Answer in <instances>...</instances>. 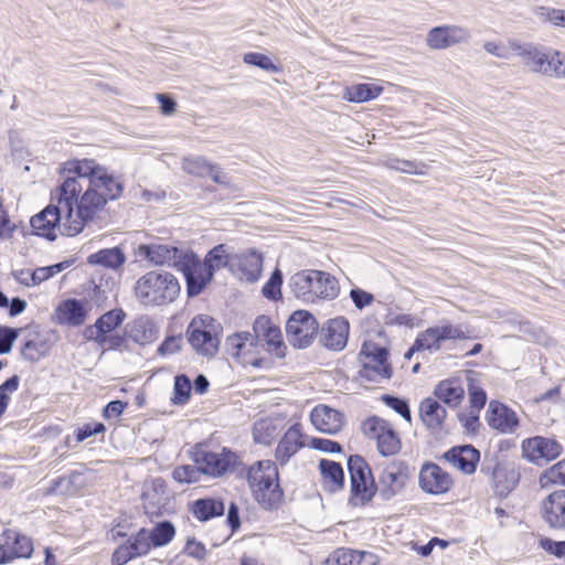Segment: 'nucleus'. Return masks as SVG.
Instances as JSON below:
<instances>
[{
    "label": "nucleus",
    "mask_w": 565,
    "mask_h": 565,
    "mask_svg": "<svg viewBox=\"0 0 565 565\" xmlns=\"http://www.w3.org/2000/svg\"><path fill=\"white\" fill-rule=\"evenodd\" d=\"M61 172L64 181L57 188V204H49L30 221L34 233L50 241L57 233L79 234L124 190L121 182L94 159L66 161Z\"/></svg>",
    "instance_id": "f257e3e1"
},
{
    "label": "nucleus",
    "mask_w": 565,
    "mask_h": 565,
    "mask_svg": "<svg viewBox=\"0 0 565 565\" xmlns=\"http://www.w3.org/2000/svg\"><path fill=\"white\" fill-rule=\"evenodd\" d=\"M136 299L146 307L173 302L180 294L178 279L166 270H150L140 276L134 287Z\"/></svg>",
    "instance_id": "f03ea898"
},
{
    "label": "nucleus",
    "mask_w": 565,
    "mask_h": 565,
    "mask_svg": "<svg viewBox=\"0 0 565 565\" xmlns=\"http://www.w3.org/2000/svg\"><path fill=\"white\" fill-rule=\"evenodd\" d=\"M519 49L521 63L530 73L565 79V52L534 42Z\"/></svg>",
    "instance_id": "7ed1b4c3"
},
{
    "label": "nucleus",
    "mask_w": 565,
    "mask_h": 565,
    "mask_svg": "<svg viewBox=\"0 0 565 565\" xmlns=\"http://www.w3.org/2000/svg\"><path fill=\"white\" fill-rule=\"evenodd\" d=\"M289 286L298 299L311 302L317 299L332 300L340 292L338 280L321 270L298 271L291 276Z\"/></svg>",
    "instance_id": "20e7f679"
},
{
    "label": "nucleus",
    "mask_w": 565,
    "mask_h": 565,
    "mask_svg": "<svg viewBox=\"0 0 565 565\" xmlns=\"http://www.w3.org/2000/svg\"><path fill=\"white\" fill-rule=\"evenodd\" d=\"M126 318L122 309H113L100 316L96 322L84 329L83 337L96 343L102 350L116 351L127 349L121 324Z\"/></svg>",
    "instance_id": "39448f33"
},
{
    "label": "nucleus",
    "mask_w": 565,
    "mask_h": 565,
    "mask_svg": "<svg viewBox=\"0 0 565 565\" xmlns=\"http://www.w3.org/2000/svg\"><path fill=\"white\" fill-rule=\"evenodd\" d=\"M248 483L256 501L265 509L276 508L282 500L278 471L271 460L258 461L248 471Z\"/></svg>",
    "instance_id": "423d86ee"
},
{
    "label": "nucleus",
    "mask_w": 565,
    "mask_h": 565,
    "mask_svg": "<svg viewBox=\"0 0 565 565\" xmlns=\"http://www.w3.org/2000/svg\"><path fill=\"white\" fill-rule=\"evenodd\" d=\"M414 469L405 460L394 459L379 468L376 492L384 500L402 495L411 482Z\"/></svg>",
    "instance_id": "0eeeda50"
},
{
    "label": "nucleus",
    "mask_w": 565,
    "mask_h": 565,
    "mask_svg": "<svg viewBox=\"0 0 565 565\" xmlns=\"http://www.w3.org/2000/svg\"><path fill=\"white\" fill-rule=\"evenodd\" d=\"M221 324L211 316H195L186 329L188 342L201 353H215L221 343Z\"/></svg>",
    "instance_id": "6e6552de"
},
{
    "label": "nucleus",
    "mask_w": 565,
    "mask_h": 565,
    "mask_svg": "<svg viewBox=\"0 0 565 565\" xmlns=\"http://www.w3.org/2000/svg\"><path fill=\"white\" fill-rule=\"evenodd\" d=\"M351 477V498L353 505L369 502L376 493V482L366 461L360 456H351L348 460Z\"/></svg>",
    "instance_id": "1a4fd4ad"
},
{
    "label": "nucleus",
    "mask_w": 565,
    "mask_h": 565,
    "mask_svg": "<svg viewBox=\"0 0 565 565\" xmlns=\"http://www.w3.org/2000/svg\"><path fill=\"white\" fill-rule=\"evenodd\" d=\"M317 319L307 310L295 311L286 323V337L295 349H306L318 332Z\"/></svg>",
    "instance_id": "9d476101"
},
{
    "label": "nucleus",
    "mask_w": 565,
    "mask_h": 565,
    "mask_svg": "<svg viewBox=\"0 0 565 565\" xmlns=\"http://www.w3.org/2000/svg\"><path fill=\"white\" fill-rule=\"evenodd\" d=\"M471 39L470 30L460 24H441L431 28L425 38L426 46L431 51H443L456 45L467 44Z\"/></svg>",
    "instance_id": "9b49d317"
},
{
    "label": "nucleus",
    "mask_w": 565,
    "mask_h": 565,
    "mask_svg": "<svg viewBox=\"0 0 565 565\" xmlns=\"http://www.w3.org/2000/svg\"><path fill=\"white\" fill-rule=\"evenodd\" d=\"M467 338L461 326H452L448 321L439 326L430 327L424 332L419 333L414 345L407 353H415L416 351L439 350L440 343L446 340H457Z\"/></svg>",
    "instance_id": "f8f14e48"
},
{
    "label": "nucleus",
    "mask_w": 565,
    "mask_h": 565,
    "mask_svg": "<svg viewBox=\"0 0 565 565\" xmlns=\"http://www.w3.org/2000/svg\"><path fill=\"white\" fill-rule=\"evenodd\" d=\"M178 270L182 271L185 277L188 295L190 297L200 295L214 276L211 269L190 249L184 254L183 260H179Z\"/></svg>",
    "instance_id": "ddd939ff"
},
{
    "label": "nucleus",
    "mask_w": 565,
    "mask_h": 565,
    "mask_svg": "<svg viewBox=\"0 0 565 565\" xmlns=\"http://www.w3.org/2000/svg\"><path fill=\"white\" fill-rule=\"evenodd\" d=\"M193 460L201 467L204 475L221 477L234 469L237 457L234 452L226 449H223L221 452L196 449L193 452Z\"/></svg>",
    "instance_id": "4468645a"
},
{
    "label": "nucleus",
    "mask_w": 565,
    "mask_h": 565,
    "mask_svg": "<svg viewBox=\"0 0 565 565\" xmlns=\"http://www.w3.org/2000/svg\"><path fill=\"white\" fill-rule=\"evenodd\" d=\"M152 546V540L148 529L141 527L136 534L120 544L111 555L113 565H125L134 558L146 556Z\"/></svg>",
    "instance_id": "2eb2a0df"
},
{
    "label": "nucleus",
    "mask_w": 565,
    "mask_h": 565,
    "mask_svg": "<svg viewBox=\"0 0 565 565\" xmlns=\"http://www.w3.org/2000/svg\"><path fill=\"white\" fill-rule=\"evenodd\" d=\"M523 457L534 463L555 459L562 452V446L554 439L541 436L532 437L522 443Z\"/></svg>",
    "instance_id": "dca6fc26"
},
{
    "label": "nucleus",
    "mask_w": 565,
    "mask_h": 565,
    "mask_svg": "<svg viewBox=\"0 0 565 565\" xmlns=\"http://www.w3.org/2000/svg\"><path fill=\"white\" fill-rule=\"evenodd\" d=\"M350 323L344 317L329 319L321 329L323 345L332 351H342L348 343Z\"/></svg>",
    "instance_id": "f3484780"
},
{
    "label": "nucleus",
    "mask_w": 565,
    "mask_h": 565,
    "mask_svg": "<svg viewBox=\"0 0 565 565\" xmlns=\"http://www.w3.org/2000/svg\"><path fill=\"white\" fill-rule=\"evenodd\" d=\"M451 484V477L438 465L426 463L422 467L419 472V487L423 491L431 494H441L447 492Z\"/></svg>",
    "instance_id": "a211bd4d"
},
{
    "label": "nucleus",
    "mask_w": 565,
    "mask_h": 565,
    "mask_svg": "<svg viewBox=\"0 0 565 565\" xmlns=\"http://www.w3.org/2000/svg\"><path fill=\"white\" fill-rule=\"evenodd\" d=\"M140 252L156 265H168L178 269L179 260H183V256L189 249L170 244H150L140 246Z\"/></svg>",
    "instance_id": "6ab92c4d"
},
{
    "label": "nucleus",
    "mask_w": 565,
    "mask_h": 565,
    "mask_svg": "<svg viewBox=\"0 0 565 565\" xmlns=\"http://www.w3.org/2000/svg\"><path fill=\"white\" fill-rule=\"evenodd\" d=\"M310 420L317 430L329 435L339 433L344 425L343 414L324 404L313 407L310 413Z\"/></svg>",
    "instance_id": "aec40b11"
},
{
    "label": "nucleus",
    "mask_w": 565,
    "mask_h": 565,
    "mask_svg": "<svg viewBox=\"0 0 565 565\" xmlns=\"http://www.w3.org/2000/svg\"><path fill=\"white\" fill-rule=\"evenodd\" d=\"M486 418L491 428L503 434H512L519 426L516 413L495 401L489 403Z\"/></svg>",
    "instance_id": "412c9836"
},
{
    "label": "nucleus",
    "mask_w": 565,
    "mask_h": 565,
    "mask_svg": "<svg viewBox=\"0 0 565 565\" xmlns=\"http://www.w3.org/2000/svg\"><path fill=\"white\" fill-rule=\"evenodd\" d=\"M545 522L553 529H565V490H556L541 503Z\"/></svg>",
    "instance_id": "4be33fe9"
},
{
    "label": "nucleus",
    "mask_w": 565,
    "mask_h": 565,
    "mask_svg": "<svg viewBox=\"0 0 565 565\" xmlns=\"http://www.w3.org/2000/svg\"><path fill=\"white\" fill-rule=\"evenodd\" d=\"M90 310L88 302L77 299H66L55 309L54 317L57 323L78 327L83 324Z\"/></svg>",
    "instance_id": "5701e85b"
},
{
    "label": "nucleus",
    "mask_w": 565,
    "mask_h": 565,
    "mask_svg": "<svg viewBox=\"0 0 565 565\" xmlns=\"http://www.w3.org/2000/svg\"><path fill=\"white\" fill-rule=\"evenodd\" d=\"M254 338L258 343L267 345V350H279L284 347L280 328L267 316H258L253 323Z\"/></svg>",
    "instance_id": "b1692460"
},
{
    "label": "nucleus",
    "mask_w": 565,
    "mask_h": 565,
    "mask_svg": "<svg viewBox=\"0 0 565 565\" xmlns=\"http://www.w3.org/2000/svg\"><path fill=\"white\" fill-rule=\"evenodd\" d=\"M263 254L256 249H247L234 256L233 266H237L238 277L247 282L257 281L263 271Z\"/></svg>",
    "instance_id": "393cba45"
},
{
    "label": "nucleus",
    "mask_w": 565,
    "mask_h": 565,
    "mask_svg": "<svg viewBox=\"0 0 565 565\" xmlns=\"http://www.w3.org/2000/svg\"><path fill=\"white\" fill-rule=\"evenodd\" d=\"M305 447L303 434L300 424L291 425L277 445L275 457L280 465H285Z\"/></svg>",
    "instance_id": "a878e982"
},
{
    "label": "nucleus",
    "mask_w": 565,
    "mask_h": 565,
    "mask_svg": "<svg viewBox=\"0 0 565 565\" xmlns=\"http://www.w3.org/2000/svg\"><path fill=\"white\" fill-rule=\"evenodd\" d=\"M445 458L456 469L465 475L476 471L480 460V452L471 445L454 447L445 454Z\"/></svg>",
    "instance_id": "bb28decb"
},
{
    "label": "nucleus",
    "mask_w": 565,
    "mask_h": 565,
    "mask_svg": "<svg viewBox=\"0 0 565 565\" xmlns=\"http://www.w3.org/2000/svg\"><path fill=\"white\" fill-rule=\"evenodd\" d=\"M379 558L371 552L338 548L332 552L322 565H377Z\"/></svg>",
    "instance_id": "cd10ccee"
},
{
    "label": "nucleus",
    "mask_w": 565,
    "mask_h": 565,
    "mask_svg": "<svg viewBox=\"0 0 565 565\" xmlns=\"http://www.w3.org/2000/svg\"><path fill=\"white\" fill-rule=\"evenodd\" d=\"M434 396L450 408L460 406L466 396L465 387L459 379L440 381L434 390Z\"/></svg>",
    "instance_id": "c85d7f7f"
},
{
    "label": "nucleus",
    "mask_w": 565,
    "mask_h": 565,
    "mask_svg": "<svg viewBox=\"0 0 565 565\" xmlns=\"http://www.w3.org/2000/svg\"><path fill=\"white\" fill-rule=\"evenodd\" d=\"M92 483L89 476L84 472L74 471L67 476L56 479L50 492L60 495L73 497L79 494Z\"/></svg>",
    "instance_id": "c756f323"
},
{
    "label": "nucleus",
    "mask_w": 565,
    "mask_h": 565,
    "mask_svg": "<svg viewBox=\"0 0 565 565\" xmlns=\"http://www.w3.org/2000/svg\"><path fill=\"white\" fill-rule=\"evenodd\" d=\"M387 355H364L359 375L367 381L380 382L392 376V367Z\"/></svg>",
    "instance_id": "7c9ffc66"
},
{
    "label": "nucleus",
    "mask_w": 565,
    "mask_h": 565,
    "mask_svg": "<svg viewBox=\"0 0 565 565\" xmlns=\"http://www.w3.org/2000/svg\"><path fill=\"white\" fill-rule=\"evenodd\" d=\"M419 416L428 429L438 430L446 419L447 411L436 397H427L420 402Z\"/></svg>",
    "instance_id": "2f4dec72"
},
{
    "label": "nucleus",
    "mask_w": 565,
    "mask_h": 565,
    "mask_svg": "<svg viewBox=\"0 0 565 565\" xmlns=\"http://www.w3.org/2000/svg\"><path fill=\"white\" fill-rule=\"evenodd\" d=\"M319 470L326 490L337 492L343 488L344 471L340 463L329 459H321Z\"/></svg>",
    "instance_id": "473e14b6"
},
{
    "label": "nucleus",
    "mask_w": 565,
    "mask_h": 565,
    "mask_svg": "<svg viewBox=\"0 0 565 565\" xmlns=\"http://www.w3.org/2000/svg\"><path fill=\"white\" fill-rule=\"evenodd\" d=\"M143 507L148 514H158L166 505V487L159 479L146 484L142 493Z\"/></svg>",
    "instance_id": "72a5a7b5"
},
{
    "label": "nucleus",
    "mask_w": 565,
    "mask_h": 565,
    "mask_svg": "<svg viewBox=\"0 0 565 565\" xmlns=\"http://www.w3.org/2000/svg\"><path fill=\"white\" fill-rule=\"evenodd\" d=\"M126 342L132 341L137 344H146L154 341L156 330L153 324L143 318H139L130 322L124 331Z\"/></svg>",
    "instance_id": "f704fd0d"
},
{
    "label": "nucleus",
    "mask_w": 565,
    "mask_h": 565,
    "mask_svg": "<svg viewBox=\"0 0 565 565\" xmlns=\"http://www.w3.org/2000/svg\"><path fill=\"white\" fill-rule=\"evenodd\" d=\"M224 510L223 501L216 498L198 499L191 504L192 514L202 522L222 515Z\"/></svg>",
    "instance_id": "c9c22d12"
},
{
    "label": "nucleus",
    "mask_w": 565,
    "mask_h": 565,
    "mask_svg": "<svg viewBox=\"0 0 565 565\" xmlns=\"http://www.w3.org/2000/svg\"><path fill=\"white\" fill-rule=\"evenodd\" d=\"M2 540L9 545L11 561L15 557L29 558L33 552V543L30 537L8 530L2 534Z\"/></svg>",
    "instance_id": "e433bc0d"
},
{
    "label": "nucleus",
    "mask_w": 565,
    "mask_h": 565,
    "mask_svg": "<svg viewBox=\"0 0 565 565\" xmlns=\"http://www.w3.org/2000/svg\"><path fill=\"white\" fill-rule=\"evenodd\" d=\"M527 42H520L515 39L508 40L507 43L501 41H487L483 43V50L498 58L510 60L513 55H516L521 58L520 49L521 46H525Z\"/></svg>",
    "instance_id": "4c0bfd02"
},
{
    "label": "nucleus",
    "mask_w": 565,
    "mask_h": 565,
    "mask_svg": "<svg viewBox=\"0 0 565 565\" xmlns=\"http://www.w3.org/2000/svg\"><path fill=\"white\" fill-rule=\"evenodd\" d=\"M279 422L273 418L257 420L253 427L254 440L257 444L269 445L279 434Z\"/></svg>",
    "instance_id": "58836bf2"
},
{
    "label": "nucleus",
    "mask_w": 565,
    "mask_h": 565,
    "mask_svg": "<svg viewBox=\"0 0 565 565\" xmlns=\"http://www.w3.org/2000/svg\"><path fill=\"white\" fill-rule=\"evenodd\" d=\"M205 266L211 269L214 275L216 270L227 267L231 263H234V256L230 254V247L225 244H220L213 247L205 256Z\"/></svg>",
    "instance_id": "ea45409f"
},
{
    "label": "nucleus",
    "mask_w": 565,
    "mask_h": 565,
    "mask_svg": "<svg viewBox=\"0 0 565 565\" xmlns=\"http://www.w3.org/2000/svg\"><path fill=\"white\" fill-rule=\"evenodd\" d=\"M383 88L372 84H358L350 86L344 92V98L352 103H364L376 98Z\"/></svg>",
    "instance_id": "a19ab883"
},
{
    "label": "nucleus",
    "mask_w": 565,
    "mask_h": 565,
    "mask_svg": "<svg viewBox=\"0 0 565 565\" xmlns=\"http://www.w3.org/2000/svg\"><path fill=\"white\" fill-rule=\"evenodd\" d=\"M88 264L102 265L108 268H118L125 262V255L119 248L102 249L87 258Z\"/></svg>",
    "instance_id": "79ce46f5"
},
{
    "label": "nucleus",
    "mask_w": 565,
    "mask_h": 565,
    "mask_svg": "<svg viewBox=\"0 0 565 565\" xmlns=\"http://www.w3.org/2000/svg\"><path fill=\"white\" fill-rule=\"evenodd\" d=\"M492 478L499 493L511 491L518 481V476L513 469H507L501 466H495L492 471Z\"/></svg>",
    "instance_id": "37998d69"
},
{
    "label": "nucleus",
    "mask_w": 565,
    "mask_h": 565,
    "mask_svg": "<svg viewBox=\"0 0 565 565\" xmlns=\"http://www.w3.org/2000/svg\"><path fill=\"white\" fill-rule=\"evenodd\" d=\"M148 533L151 536L152 546L162 547L168 545L173 540L175 536V529L171 522L163 521L158 523L151 530H148Z\"/></svg>",
    "instance_id": "c03bdc74"
},
{
    "label": "nucleus",
    "mask_w": 565,
    "mask_h": 565,
    "mask_svg": "<svg viewBox=\"0 0 565 565\" xmlns=\"http://www.w3.org/2000/svg\"><path fill=\"white\" fill-rule=\"evenodd\" d=\"M182 169L184 172L192 175L206 177L207 174H212L213 164L200 156L186 157L183 159Z\"/></svg>",
    "instance_id": "a18cd8bd"
},
{
    "label": "nucleus",
    "mask_w": 565,
    "mask_h": 565,
    "mask_svg": "<svg viewBox=\"0 0 565 565\" xmlns=\"http://www.w3.org/2000/svg\"><path fill=\"white\" fill-rule=\"evenodd\" d=\"M535 14L542 22L565 29V9L541 6L535 9Z\"/></svg>",
    "instance_id": "49530a36"
},
{
    "label": "nucleus",
    "mask_w": 565,
    "mask_h": 565,
    "mask_svg": "<svg viewBox=\"0 0 565 565\" xmlns=\"http://www.w3.org/2000/svg\"><path fill=\"white\" fill-rule=\"evenodd\" d=\"M360 353H388L387 339L382 331L369 333Z\"/></svg>",
    "instance_id": "de8ad7c7"
},
{
    "label": "nucleus",
    "mask_w": 565,
    "mask_h": 565,
    "mask_svg": "<svg viewBox=\"0 0 565 565\" xmlns=\"http://www.w3.org/2000/svg\"><path fill=\"white\" fill-rule=\"evenodd\" d=\"M391 427L390 423L383 418L373 416L367 418L362 424V430L364 435L370 438L376 440V444L382 438V435Z\"/></svg>",
    "instance_id": "09e8293b"
},
{
    "label": "nucleus",
    "mask_w": 565,
    "mask_h": 565,
    "mask_svg": "<svg viewBox=\"0 0 565 565\" xmlns=\"http://www.w3.org/2000/svg\"><path fill=\"white\" fill-rule=\"evenodd\" d=\"M376 445L380 454L383 456L395 455L401 449V440L392 426L382 435Z\"/></svg>",
    "instance_id": "8fccbe9b"
},
{
    "label": "nucleus",
    "mask_w": 565,
    "mask_h": 565,
    "mask_svg": "<svg viewBox=\"0 0 565 565\" xmlns=\"http://www.w3.org/2000/svg\"><path fill=\"white\" fill-rule=\"evenodd\" d=\"M191 394V381L190 379L184 375H177L174 377V386H173V397L172 402L175 405H183L185 404Z\"/></svg>",
    "instance_id": "3c124183"
},
{
    "label": "nucleus",
    "mask_w": 565,
    "mask_h": 565,
    "mask_svg": "<svg viewBox=\"0 0 565 565\" xmlns=\"http://www.w3.org/2000/svg\"><path fill=\"white\" fill-rule=\"evenodd\" d=\"M203 470L199 465H184L174 468L172 476L177 482L193 483L200 480Z\"/></svg>",
    "instance_id": "603ef678"
},
{
    "label": "nucleus",
    "mask_w": 565,
    "mask_h": 565,
    "mask_svg": "<svg viewBox=\"0 0 565 565\" xmlns=\"http://www.w3.org/2000/svg\"><path fill=\"white\" fill-rule=\"evenodd\" d=\"M540 481L543 487L548 484L565 486V459L546 469Z\"/></svg>",
    "instance_id": "864d4df0"
},
{
    "label": "nucleus",
    "mask_w": 565,
    "mask_h": 565,
    "mask_svg": "<svg viewBox=\"0 0 565 565\" xmlns=\"http://www.w3.org/2000/svg\"><path fill=\"white\" fill-rule=\"evenodd\" d=\"M243 60L246 64L257 66L267 72H271V73L280 72L279 66L274 64L268 56L260 54V53H256V52L246 53L244 55Z\"/></svg>",
    "instance_id": "5fc2aeb1"
},
{
    "label": "nucleus",
    "mask_w": 565,
    "mask_h": 565,
    "mask_svg": "<svg viewBox=\"0 0 565 565\" xmlns=\"http://www.w3.org/2000/svg\"><path fill=\"white\" fill-rule=\"evenodd\" d=\"M19 383V376L13 375L0 385V416L6 412L11 398V394L18 390Z\"/></svg>",
    "instance_id": "6e6d98bb"
},
{
    "label": "nucleus",
    "mask_w": 565,
    "mask_h": 565,
    "mask_svg": "<svg viewBox=\"0 0 565 565\" xmlns=\"http://www.w3.org/2000/svg\"><path fill=\"white\" fill-rule=\"evenodd\" d=\"M282 282L281 273L279 269H276L269 280L263 287V295L268 299H277L280 296V286Z\"/></svg>",
    "instance_id": "4d7b16f0"
},
{
    "label": "nucleus",
    "mask_w": 565,
    "mask_h": 565,
    "mask_svg": "<svg viewBox=\"0 0 565 565\" xmlns=\"http://www.w3.org/2000/svg\"><path fill=\"white\" fill-rule=\"evenodd\" d=\"M468 390H469L470 408L480 411L486 405V402H487L486 392L483 391V388H481L480 386L475 385L472 383H470Z\"/></svg>",
    "instance_id": "13d9d810"
},
{
    "label": "nucleus",
    "mask_w": 565,
    "mask_h": 565,
    "mask_svg": "<svg viewBox=\"0 0 565 565\" xmlns=\"http://www.w3.org/2000/svg\"><path fill=\"white\" fill-rule=\"evenodd\" d=\"M383 399L387 406H390L403 418H405L408 423H411V411L408 404L404 399L394 396H384Z\"/></svg>",
    "instance_id": "bf43d9fd"
},
{
    "label": "nucleus",
    "mask_w": 565,
    "mask_h": 565,
    "mask_svg": "<svg viewBox=\"0 0 565 565\" xmlns=\"http://www.w3.org/2000/svg\"><path fill=\"white\" fill-rule=\"evenodd\" d=\"M17 338L18 330L0 326V353H9Z\"/></svg>",
    "instance_id": "052dcab7"
},
{
    "label": "nucleus",
    "mask_w": 565,
    "mask_h": 565,
    "mask_svg": "<svg viewBox=\"0 0 565 565\" xmlns=\"http://www.w3.org/2000/svg\"><path fill=\"white\" fill-rule=\"evenodd\" d=\"M350 298L352 299L354 306L360 310L371 306L374 301V296L372 294L360 288L351 289Z\"/></svg>",
    "instance_id": "680f3d73"
},
{
    "label": "nucleus",
    "mask_w": 565,
    "mask_h": 565,
    "mask_svg": "<svg viewBox=\"0 0 565 565\" xmlns=\"http://www.w3.org/2000/svg\"><path fill=\"white\" fill-rule=\"evenodd\" d=\"M540 546L556 557H565V541H554L548 537L540 540Z\"/></svg>",
    "instance_id": "e2e57ef3"
},
{
    "label": "nucleus",
    "mask_w": 565,
    "mask_h": 565,
    "mask_svg": "<svg viewBox=\"0 0 565 565\" xmlns=\"http://www.w3.org/2000/svg\"><path fill=\"white\" fill-rule=\"evenodd\" d=\"M184 553L188 556L193 557L199 561H202L206 557L205 546L201 542L196 541L195 539H189L186 541V544L184 547Z\"/></svg>",
    "instance_id": "0e129e2a"
},
{
    "label": "nucleus",
    "mask_w": 565,
    "mask_h": 565,
    "mask_svg": "<svg viewBox=\"0 0 565 565\" xmlns=\"http://www.w3.org/2000/svg\"><path fill=\"white\" fill-rule=\"evenodd\" d=\"M310 446L313 449L323 452L334 454L341 451V446L339 443L326 438H312L310 441Z\"/></svg>",
    "instance_id": "69168bd1"
},
{
    "label": "nucleus",
    "mask_w": 565,
    "mask_h": 565,
    "mask_svg": "<svg viewBox=\"0 0 565 565\" xmlns=\"http://www.w3.org/2000/svg\"><path fill=\"white\" fill-rule=\"evenodd\" d=\"M62 268V264L36 268L35 270H33V279H35V286L51 278L55 274L60 273Z\"/></svg>",
    "instance_id": "338daca9"
},
{
    "label": "nucleus",
    "mask_w": 565,
    "mask_h": 565,
    "mask_svg": "<svg viewBox=\"0 0 565 565\" xmlns=\"http://www.w3.org/2000/svg\"><path fill=\"white\" fill-rule=\"evenodd\" d=\"M184 339L181 335L168 338L158 349V353H177L183 349Z\"/></svg>",
    "instance_id": "774afa93"
}]
</instances>
